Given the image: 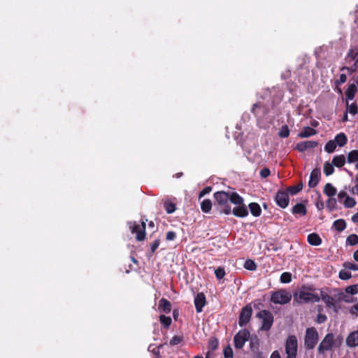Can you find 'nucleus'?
Wrapping results in <instances>:
<instances>
[{
    "label": "nucleus",
    "mask_w": 358,
    "mask_h": 358,
    "mask_svg": "<svg viewBox=\"0 0 358 358\" xmlns=\"http://www.w3.org/2000/svg\"><path fill=\"white\" fill-rule=\"evenodd\" d=\"M213 198L215 199L214 205L217 208L220 214L229 215L231 213L229 192L224 191L216 192L213 194Z\"/></svg>",
    "instance_id": "nucleus-1"
},
{
    "label": "nucleus",
    "mask_w": 358,
    "mask_h": 358,
    "mask_svg": "<svg viewBox=\"0 0 358 358\" xmlns=\"http://www.w3.org/2000/svg\"><path fill=\"white\" fill-rule=\"evenodd\" d=\"M314 290L315 288L313 286H303L298 293L295 294L294 300L299 303L319 302L320 301V296L317 294L310 292Z\"/></svg>",
    "instance_id": "nucleus-2"
},
{
    "label": "nucleus",
    "mask_w": 358,
    "mask_h": 358,
    "mask_svg": "<svg viewBox=\"0 0 358 358\" xmlns=\"http://www.w3.org/2000/svg\"><path fill=\"white\" fill-rule=\"evenodd\" d=\"M128 225L131 234H136V239L138 241L145 240L146 224L144 221H142L141 224H138L136 222H129Z\"/></svg>",
    "instance_id": "nucleus-3"
},
{
    "label": "nucleus",
    "mask_w": 358,
    "mask_h": 358,
    "mask_svg": "<svg viewBox=\"0 0 358 358\" xmlns=\"http://www.w3.org/2000/svg\"><path fill=\"white\" fill-rule=\"evenodd\" d=\"M292 299V294L285 289H278L273 292L271 296V301L275 304H286Z\"/></svg>",
    "instance_id": "nucleus-4"
},
{
    "label": "nucleus",
    "mask_w": 358,
    "mask_h": 358,
    "mask_svg": "<svg viewBox=\"0 0 358 358\" xmlns=\"http://www.w3.org/2000/svg\"><path fill=\"white\" fill-rule=\"evenodd\" d=\"M257 317L262 319V326L260 329L262 331H268L271 329L273 324V315L272 313L267 310H263L259 311L257 314Z\"/></svg>",
    "instance_id": "nucleus-5"
},
{
    "label": "nucleus",
    "mask_w": 358,
    "mask_h": 358,
    "mask_svg": "<svg viewBox=\"0 0 358 358\" xmlns=\"http://www.w3.org/2000/svg\"><path fill=\"white\" fill-rule=\"evenodd\" d=\"M298 350V343L296 336L290 335L287 337L285 342V352L287 358H296Z\"/></svg>",
    "instance_id": "nucleus-6"
},
{
    "label": "nucleus",
    "mask_w": 358,
    "mask_h": 358,
    "mask_svg": "<svg viewBox=\"0 0 358 358\" xmlns=\"http://www.w3.org/2000/svg\"><path fill=\"white\" fill-rule=\"evenodd\" d=\"M318 341V333L315 328H307L305 336V346L306 349H313Z\"/></svg>",
    "instance_id": "nucleus-7"
},
{
    "label": "nucleus",
    "mask_w": 358,
    "mask_h": 358,
    "mask_svg": "<svg viewBox=\"0 0 358 358\" xmlns=\"http://www.w3.org/2000/svg\"><path fill=\"white\" fill-rule=\"evenodd\" d=\"M250 331L246 329H243L240 330L234 338V346L236 349H241L243 345H245V343L248 341L250 338Z\"/></svg>",
    "instance_id": "nucleus-8"
},
{
    "label": "nucleus",
    "mask_w": 358,
    "mask_h": 358,
    "mask_svg": "<svg viewBox=\"0 0 358 358\" xmlns=\"http://www.w3.org/2000/svg\"><path fill=\"white\" fill-rule=\"evenodd\" d=\"M334 343V336L331 333L327 334L320 343L317 351L319 354L324 355L326 351L331 350Z\"/></svg>",
    "instance_id": "nucleus-9"
},
{
    "label": "nucleus",
    "mask_w": 358,
    "mask_h": 358,
    "mask_svg": "<svg viewBox=\"0 0 358 358\" xmlns=\"http://www.w3.org/2000/svg\"><path fill=\"white\" fill-rule=\"evenodd\" d=\"M252 315V309L250 304L246 305L241 308L238 318V324L240 327H244L250 320Z\"/></svg>",
    "instance_id": "nucleus-10"
},
{
    "label": "nucleus",
    "mask_w": 358,
    "mask_h": 358,
    "mask_svg": "<svg viewBox=\"0 0 358 358\" xmlns=\"http://www.w3.org/2000/svg\"><path fill=\"white\" fill-rule=\"evenodd\" d=\"M275 201L279 207L287 208L289 202V194L286 190H278L275 196Z\"/></svg>",
    "instance_id": "nucleus-11"
},
{
    "label": "nucleus",
    "mask_w": 358,
    "mask_h": 358,
    "mask_svg": "<svg viewBox=\"0 0 358 358\" xmlns=\"http://www.w3.org/2000/svg\"><path fill=\"white\" fill-rule=\"evenodd\" d=\"M251 113L255 116L261 117L266 115L268 110L264 103L259 102L252 105Z\"/></svg>",
    "instance_id": "nucleus-12"
},
{
    "label": "nucleus",
    "mask_w": 358,
    "mask_h": 358,
    "mask_svg": "<svg viewBox=\"0 0 358 358\" xmlns=\"http://www.w3.org/2000/svg\"><path fill=\"white\" fill-rule=\"evenodd\" d=\"M206 304V296L203 292H199L196 294L194 298V306L196 308V311L197 313H201L203 310V308Z\"/></svg>",
    "instance_id": "nucleus-13"
},
{
    "label": "nucleus",
    "mask_w": 358,
    "mask_h": 358,
    "mask_svg": "<svg viewBox=\"0 0 358 358\" xmlns=\"http://www.w3.org/2000/svg\"><path fill=\"white\" fill-rule=\"evenodd\" d=\"M318 145V142L315 141H305L298 143L296 145V149L301 152H303L308 149L315 148Z\"/></svg>",
    "instance_id": "nucleus-14"
},
{
    "label": "nucleus",
    "mask_w": 358,
    "mask_h": 358,
    "mask_svg": "<svg viewBox=\"0 0 358 358\" xmlns=\"http://www.w3.org/2000/svg\"><path fill=\"white\" fill-rule=\"evenodd\" d=\"M321 172L318 168L314 169L310 176V180L308 181V186L311 188L316 187L320 180Z\"/></svg>",
    "instance_id": "nucleus-15"
},
{
    "label": "nucleus",
    "mask_w": 358,
    "mask_h": 358,
    "mask_svg": "<svg viewBox=\"0 0 358 358\" xmlns=\"http://www.w3.org/2000/svg\"><path fill=\"white\" fill-rule=\"evenodd\" d=\"M231 212L234 216L238 217H245L249 213L248 208L244 203L234 208Z\"/></svg>",
    "instance_id": "nucleus-16"
},
{
    "label": "nucleus",
    "mask_w": 358,
    "mask_h": 358,
    "mask_svg": "<svg viewBox=\"0 0 358 358\" xmlns=\"http://www.w3.org/2000/svg\"><path fill=\"white\" fill-rule=\"evenodd\" d=\"M320 297L327 307L334 309L336 308V301L334 297L322 291H321V296Z\"/></svg>",
    "instance_id": "nucleus-17"
},
{
    "label": "nucleus",
    "mask_w": 358,
    "mask_h": 358,
    "mask_svg": "<svg viewBox=\"0 0 358 358\" xmlns=\"http://www.w3.org/2000/svg\"><path fill=\"white\" fill-rule=\"evenodd\" d=\"M357 91V86L355 83H351L348 85L345 94V102L354 99L355 94Z\"/></svg>",
    "instance_id": "nucleus-18"
},
{
    "label": "nucleus",
    "mask_w": 358,
    "mask_h": 358,
    "mask_svg": "<svg viewBox=\"0 0 358 358\" xmlns=\"http://www.w3.org/2000/svg\"><path fill=\"white\" fill-rule=\"evenodd\" d=\"M158 308L160 311L169 313L171 310V303L168 299L162 298L159 301Z\"/></svg>",
    "instance_id": "nucleus-19"
},
{
    "label": "nucleus",
    "mask_w": 358,
    "mask_h": 358,
    "mask_svg": "<svg viewBox=\"0 0 358 358\" xmlns=\"http://www.w3.org/2000/svg\"><path fill=\"white\" fill-rule=\"evenodd\" d=\"M346 343L350 347L358 346V330L350 334L346 338Z\"/></svg>",
    "instance_id": "nucleus-20"
},
{
    "label": "nucleus",
    "mask_w": 358,
    "mask_h": 358,
    "mask_svg": "<svg viewBox=\"0 0 358 358\" xmlns=\"http://www.w3.org/2000/svg\"><path fill=\"white\" fill-rule=\"evenodd\" d=\"M307 241L311 245L318 246L322 243V238L317 234L311 233L308 234Z\"/></svg>",
    "instance_id": "nucleus-21"
},
{
    "label": "nucleus",
    "mask_w": 358,
    "mask_h": 358,
    "mask_svg": "<svg viewBox=\"0 0 358 358\" xmlns=\"http://www.w3.org/2000/svg\"><path fill=\"white\" fill-rule=\"evenodd\" d=\"M229 202L240 206L244 203V199L242 196H241L237 192H229Z\"/></svg>",
    "instance_id": "nucleus-22"
},
{
    "label": "nucleus",
    "mask_w": 358,
    "mask_h": 358,
    "mask_svg": "<svg viewBox=\"0 0 358 358\" xmlns=\"http://www.w3.org/2000/svg\"><path fill=\"white\" fill-rule=\"evenodd\" d=\"M292 213L294 215H306L307 213V209L304 204L299 203H296L293 206L292 209Z\"/></svg>",
    "instance_id": "nucleus-23"
},
{
    "label": "nucleus",
    "mask_w": 358,
    "mask_h": 358,
    "mask_svg": "<svg viewBox=\"0 0 358 358\" xmlns=\"http://www.w3.org/2000/svg\"><path fill=\"white\" fill-rule=\"evenodd\" d=\"M316 130L313 128L306 127L299 133L298 136L300 138H308L316 134Z\"/></svg>",
    "instance_id": "nucleus-24"
},
{
    "label": "nucleus",
    "mask_w": 358,
    "mask_h": 358,
    "mask_svg": "<svg viewBox=\"0 0 358 358\" xmlns=\"http://www.w3.org/2000/svg\"><path fill=\"white\" fill-rule=\"evenodd\" d=\"M248 207L250 208L251 214L255 217H259L262 213V209L259 203L252 202L249 203Z\"/></svg>",
    "instance_id": "nucleus-25"
},
{
    "label": "nucleus",
    "mask_w": 358,
    "mask_h": 358,
    "mask_svg": "<svg viewBox=\"0 0 358 358\" xmlns=\"http://www.w3.org/2000/svg\"><path fill=\"white\" fill-rule=\"evenodd\" d=\"M334 141H335L336 145H338L340 147H343L347 144L348 138H347V136L344 133L341 132L335 136V138Z\"/></svg>",
    "instance_id": "nucleus-26"
},
{
    "label": "nucleus",
    "mask_w": 358,
    "mask_h": 358,
    "mask_svg": "<svg viewBox=\"0 0 358 358\" xmlns=\"http://www.w3.org/2000/svg\"><path fill=\"white\" fill-rule=\"evenodd\" d=\"M346 59L355 60V67H358V48L355 47L349 50Z\"/></svg>",
    "instance_id": "nucleus-27"
},
{
    "label": "nucleus",
    "mask_w": 358,
    "mask_h": 358,
    "mask_svg": "<svg viewBox=\"0 0 358 358\" xmlns=\"http://www.w3.org/2000/svg\"><path fill=\"white\" fill-rule=\"evenodd\" d=\"M345 157L343 155H336L333 157L332 164L334 166L341 168L345 164Z\"/></svg>",
    "instance_id": "nucleus-28"
},
{
    "label": "nucleus",
    "mask_w": 358,
    "mask_h": 358,
    "mask_svg": "<svg viewBox=\"0 0 358 358\" xmlns=\"http://www.w3.org/2000/svg\"><path fill=\"white\" fill-rule=\"evenodd\" d=\"M337 190L331 183H327L324 187V193L329 197L334 196L336 194Z\"/></svg>",
    "instance_id": "nucleus-29"
},
{
    "label": "nucleus",
    "mask_w": 358,
    "mask_h": 358,
    "mask_svg": "<svg viewBox=\"0 0 358 358\" xmlns=\"http://www.w3.org/2000/svg\"><path fill=\"white\" fill-rule=\"evenodd\" d=\"M303 189V182L300 181L296 185L290 186L287 188L286 191L288 194L296 195Z\"/></svg>",
    "instance_id": "nucleus-30"
},
{
    "label": "nucleus",
    "mask_w": 358,
    "mask_h": 358,
    "mask_svg": "<svg viewBox=\"0 0 358 358\" xmlns=\"http://www.w3.org/2000/svg\"><path fill=\"white\" fill-rule=\"evenodd\" d=\"M333 227L338 231H343L346 228V222L343 219H338L334 222Z\"/></svg>",
    "instance_id": "nucleus-31"
},
{
    "label": "nucleus",
    "mask_w": 358,
    "mask_h": 358,
    "mask_svg": "<svg viewBox=\"0 0 358 358\" xmlns=\"http://www.w3.org/2000/svg\"><path fill=\"white\" fill-rule=\"evenodd\" d=\"M218 339L216 337H210L208 343V351L213 352L218 348Z\"/></svg>",
    "instance_id": "nucleus-32"
},
{
    "label": "nucleus",
    "mask_w": 358,
    "mask_h": 358,
    "mask_svg": "<svg viewBox=\"0 0 358 358\" xmlns=\"http://www.w3.org/2000/svg\"><path fill=\"white\" fill-rule=\"evenodd\" d=\"M159 322L162 324V325L166 328L169 329L172 323V320L171 317L166 316L165 315H159Z\"/></svg>",
    "instance_id": "nucleus-33"
},
{
    "label": "nucleus",
    "mask_w": 358,
    "mask_h": 358,
    "mask_svg": "<svg viewBox=\"0 0 358 358\" xmlns=\"http://www.w3.org/2000/svg\"><path fill=\"white\" fill-rule=\"evenodd\" d=\"M201 209L205 213H209L212 209V201L210 199H204L201 203Z\"/></svg>",
    "instance_id": "nucleus-34"
},
{
    "label": "nucleus",
    "mask_w": 358,
    "mask_h": 358,
    "mask_svg": "<svg viewBox=\"0 0 358 358\" xmlns=\"http://www.w3.org/2000/svg\"><path fill=\"white\" fill-rule=\"evenodd\" d=\"M346 104V111L350 113V114L355 115L358 113L357 105L355 102L349 104V101L345 102Z\"/></svg>",
    "instance_id": "nucleus-35"
},
{
    "label": "nucleus",
    "mask_w": 358,
    "mask_h": 358,
    "mask_svg": "<svg viewBox=\"0 0 358 358\" xmlns=\"http://www.w3.org/2000/svg\"><path fill=\"white\" fill-rule=\"evenodd\" d=\"M323 171H324V173L327 176H329L333 174L334 172V164L332 163L331 164L329 163V162H324Z\"/></svg>",
    "instance_id": "nucleus-36"
},
{
    "label": "nucleus",
    "mask_w": 358,
    "mask_h": 358,
    "mask_svg": "<svg viewBox=\"0 0 358 358\" xmlns=\"http://www.w3.org/2000/svg\"><path fill=\"white\" fill-rule=\"evenodd\" d=\"M347 160L350 164L358 162V150L350 151L348 155Z\"/></svg>",
    "instance_id": "nucleus-37"
},
{
    "label": "nucleus",
    "mask_w": 358,
    "mask_h": 358,
    "mask_svg": "<svg viewBox=\"0 0 358 358\" xmlns=\"http://www.w3.org/2000/svg\"><path fill=\"white\" fill-rule=\"evenodd\" d=\"M336 148V143L334 141H329L324 145V150L328 153H332Z\"/></svg>",
    "instance_id": "nucleus-38"
},
{
    "label": "nucleus",
    "mask_w": 358,
    "mask_h": 358,
    "mask_svg": "<svg viewBox=\"0 0 358 358\" xmlns=\"http://www.w3.org/2000/svg\"><path fill=\"white\" fill-rule=\"evenodd\" d=\"M159 244H160L159 238L156 239L150 244V251L149 252H148V254H147V255L149 257H150L153 255V254L155 252L157 249L159 248Z\"/></svg>",
    "instance_id": "nucleus-39"
},
{
    "label": "nucleus",
    "mask_w": 358,
    "mask_h": 358,
    "mask_svg": "<svg viewBox=\"0 0 358 358\" xmlns=\"http://www.w3.org/2000/svg\"><path fill=\"white\" fill-rule=\"evenodd\" d=\"M244 268L248 271H255L257 269V264L252 259H247L243 265Z\"/></svg>",
    "instance_id": "nucleus-40"
},
{
    "label": "nucleus",
    "mask_w": 358,
    "mask_h": 358,
    "mask_svg": "<svg viewBox=\"0 0 358 358\" xmlns=\"http://www.w3.org/2000/svg\"><path fill=\"white\" fill-rule=\"evenodd\" d=\"M346 243L350 245L358 244V236L355 234L349 235L346 238Z\"/></svg>",
    "instance_id": "nucleus-41"
},
{
    "label": "nucleus",
    "mask_w": 358,
    "mask_h": 358,
    "mask_svg": "<svg viewBox=\"0 0 358 358\" xmlns=\"http://www.w3.org/2000/svg\"><path fill=\"white\" fill-rule=\"evenodd\" d=\"M280 138H287L289 136V129L287 124L283 125L278 131Z\"/></svg>",
    "instance_id": "nucleus-42"
},
{
    "label": "nucleus",
    "mask_w": 358,
    "mask_h": 358,
    "mask_svg": "<svg viewBox=\"0 0 358 358\" xmlns=\"http://www.w3.org/2000/svg\"><path fill=\"white\" fill-rule=\"evenodd\" d=\"M343 205L345 208H350L355 206L356 201L355 200L349 196H346L345 199L343 201Z\"/></svg>",
    "instance_id": "nucleus-43"
},
{
    "label": "nucleus",
    "mask_w": 358,
    "mask_h": 358,
    "mask_svg": "<svg viewBox=\"0 0 358 358\" xmlns=\"http://www.w3.org/2000/svg\"><path fill=\"white\" fill-rule=\"evenodd\" d=\"M164 208L168 214L173 213L176 210L175 203L169 201L164 203Z\"/></svg>",
    "instance_id": "nucleus-44"
},
{
    "label": "nucleus",
    "mask_w": 358,
    "mask_h": 358,
    "mask_svg": "<svg viewBox=\"0 0 358 358\" xmlns=\"http://www.w3.org/2000/svg\"><path fill=\"white\" fill-rule=\"evenodd\" d=\"M292 281V274L289 272H284L280 275V282L282 283H289Z\"/></svg>",
    "instance_id": "nucleus-45"
},
{
    "label": "nucleus",
    "mask_w": 358,
    "mask_h": 358,
    "mask_svg": "<svg viewBox=\"0 0 358 358\" xmlns=\"http://www.w3.org/2000/svg\"><path fill=\"white\" fill-rule=\"evenodd\" d=\"M225 270L224 267H218L215 270V275L217 280H222L225 275Z\"/></svg>",
    "instance_id": "nucleus-46"
},
{
    "label": "nucleus",
    "mask_w": 358,
    "mask_h": 358,
    "mask_svg": "<svg viewBox=\"0 0 358 358\" xmlns=\"http://www.w3.org/2000/svg\"><path fill=\"white\" fill-rule=\"evenodd\" d=\"M336 199L329 197L326 202V206L330 210H333L336 208Z\"/></svg>",
    "instance_id": "nucleus-47"
},
{
    "label": "nucleus",
    "mask_w": 358,
    "mask_h": 358,
    "mask_svg": "<svg viewBox=\"0 0 358 358\" xmlns=\"http://www.w3.org/2000/svg\"><path fill=\"white\" fill-rule=\"evenodd\" d=\"M223 353L224 358H233L234 357L233 350L230 345H227L224 348Z\"/></svg>",
    "instance_id": "nucleus-48"
},
{
    "label": "nucleus",
    "mask_w": 358,
    "mask_h": 358,
    "mask_svg": "<svg viewBox=\"0 0 358 358\" xmlns=\"http://www.w3.org/2000/svg\"><path fill=\"white\" fill-rule=\"evenodd\" d=\"M345 292L350 294H356L358 293V285L348 286L345 288Z\"/></svg>",
    "instance_id": "nucleus-49"
},
{
    "label": "nucleus",
    "mask_w": 358,
    "mask_h": 358,
    "mask_svg": "<svg viewBox=\"0 0 358 358\" xmlns=\"http://www.w3.org/2000/svg\"><path fill=\"white\" fill-rule=\"evenodd\" d=\"M343 267L346 269L358 271V265L350 262H345L343 263Z\"/></svg>",
    "instance_id": "nucleus-50"
},
{
    "label": "nucleus",
    "mask_w": 358,
    "mask_h": 358,
    "mask_svg": "<svg viewBox=\"0 0 358 358\" xmlns=\"http://www.w3.org/2000/svg\"><path fill=\"white\" fill-rule=\"evenodd\" d=\"M183 340V337L182 336H174L171 340L169 344L172 346L176 345L180 343Z\"/></svg>",
    "instance_id": "nucleus-51"
},
{
    "label": "nucleus",
    "mask_w": 358,
    "mask_h": 358,
    "mask_svg": "<svg viewBox=\"0 0 358 358\" xmlns=\"http://www.w3.org/2000/svg\"><path fill=\"white\" fill-rule=\"evenodd\" d=\"M339 278L341 280H348L352 277L351 273L345 270H341L338 274Z\"/></svg>",
    "instance_id": "nucleus-52"
},
{
    "label": "nucleus",
    "mask_w": 358,
    "mask_h": 358,
    "mask_svg": "<svg viewBox=\"0 0 358 358\" xmlns=\"http://www.w3.org/2000/svg\"><path fill=\"white\" fill-rule=\"evenodd\" d=\"M212 187H205L199 194V199L203 197L206 194H209L212 191Z\"/></svg>",
    "instance_id": "nucleus-53"
},
{
    "label": "nucleus",
    "mask_w": 358,
    "mask_h": 358,
    "mask_svg": "<svg viewBox=\"0 0 358 358\" xmlns=\"http://www.w3.org/2000/svg\"><path fill=\"white\" fill-rule=\"evenodd\" d=\"M259 174L262 178H266L270 176L271 171L269 169L265 167L260 171Z\"/></svg>",
    "instance_id": "nucleus-54"
},
{
    "label": "nucleus",
    "mask_w": 358,
    "mask_h": 358,
    "mask_svg": "<svg viewBox=\"0 0 358 358\" xmlns=\"http://www.w3.org/2000/svg\"><path fill=\"white\" fill-rule=\"evenodd\" d=\"M357 67H355V63L353 64L352 66H350V67H348V66H343L341 68V71H344V70H347L348 72L350 73V74H352L354 72L356 71L357 70Z\"/></svg>",
    "instance_id": "nucleus-55"
},
{
    "label": "nucleus",
    "mask_w": 358,
    "mask_h": 358,
    "mask_svg": "<svg viewBox=\"0 0 358 358\" xmlns=\"http://www.w3.org/2000/svg\"><path fill=\"white\" fill-rule=\"evenodd\" d=\"M347 80V76L344 73H342L340 75V77H339V79L336 80V85L338 86V85H340L344 83H345Z\"/></svg>",
    "instance_id": "nucleus-56"
},
{
    "label": "nucleus",
    "mask_w": 358,
    "mask_h": 358,
    "mask_svg": "<svg viewBox=\"0 0 358 358\" xmlns=\"http://www.w3.org/2000/svg\"><path fill=\"white\" fill-rule=\"evenodd\" d=\"M176 237V234L174 231H170L166 233V241H173Z\"/></svg>",
    "instance_id": "nucleus-57"
},
{
    "label": "nucleus",
    "mask_w": 358,
    "mask_h": 358,
    "mask_svg": "<svg viewBox=\"0 0 358 358\" xmlns=\"http://www.w3.org/2000/svg\"><path fill=\"white\" fill-rule=\"evenodd\" d=\"M347 297L348 296L344 293L341 292L337 296V300L338 301H344L345 302H349V300L347 299Z\"/></svg>",
    "instance_id": "nucleus-58"
},
{
    "label": "nucleus",
    "mask_w": 358,
    "mask_h": 358,
    "mask_svg": "<svg viewBox=\"0 0 358 358\" xmlns=\"http://www.w3.org/2000/svg\"><path fill=\"white\" fill-rule=\"evenodd\" d=\"M327 317L325 315L319 314L317 315V322L320 324L324 323L327 320Z\"/></svg>",
    "instance_id": "nucleus-59"
},
{
    "label": "nucleus",
    "mask_w": 358,
    "mask_h": 358,
    "mask_svg": "<svg viewBox=\"0 0 358 358\" xmlns=\"http://www.w3.org/2000/svg\"><path fill=\"white\" fill-rule=\"evenodd\" d=\"M348 195L347 194V192H345V191H341L338 194V200L340 202H342V200L343 199H345L346 196H348Z\"/></svg>",
    "instance_id": "nucleus-60"
},
{
    "label": "nucleus",
    "mask_w": 358,
    "mask_h": 358,
    "mask_svg": "<svg viewBox=\"0 0 358 358\" xmlns=\"http://www.w3.org/2000/svg\"><path fill=\"white\" fill-rule=\"evenodd\" d=\"M350 312L352 314L358 313V303L352 307V308L350 309Z\"/></svg>",
    "instance_id": "nucleus-61"
},
{
    "label": "nucleus",
    "mask_w": 358,
    "mask_h": 358,
    "mask_svg": "<svg viewBox=\"0 0 358 358\" xmlns=\"http://www.w3.org/2000/svg\"><path fill=\"white\" fill-rule=\"evenodd\" d=\"M270 358H281L278 351L275 350L271 355Z\"/></svg>",
    "instance_id": "nucleus-62"
},
{
    "label": "nucleus",
    "mask_w": 358,
    "mask_h": 358,
    "mask_svg": "<svg viewBox=\"0 0 358 358\" xmlns=\"http://www.w3.org/2000/svg\"><path fill=\"white\" fill-rule=\"evenodd\" d=\"M179 316V312L177 309H174L173 310V317L174 318L175 320H178V317Z\"/></svg>",
    "instance_id": "nucleus-63"
},
{
    "label": "nucleus",
    "mask_w": 358,
    "mask_h": 358,
    "mask_svg": "<svg viewBox=\"0 0 358 358\" xmlns=\"http://www.w3.org/2000/svg\"><path fill=\"white\" fill-rule=\"evenodd\" d=\"M351 220L353 222L358 223V212L352 215Z\"/></svg>",
    "instance_id": "nucleus-64"
}]
</instances>
